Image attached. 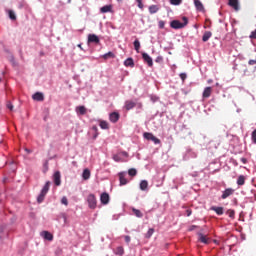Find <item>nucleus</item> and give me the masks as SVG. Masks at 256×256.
Here are the masks:
<instances>
[{
  "label": "nucleus",
  "mask_w": 256,
  "mask_h": 256,
  "mask_svg": "<svg viewBox=\"0 0 256 256\" xmlns=\"http://www.w3.org/2000/svg\"><path fill=\"white\" fill-rule=\"evenodd\" d=\"M199 152L190 146L185 147V151L182 153L183 161H189V159H197Z\"/></svg>",
  "instance_id": "f257e3e1"
},
{
  "label": "nucleus",
  "mask_w": 256,
  "mask_h": 256,
  "mask_svg": "<svg viewBox=\"0 0 256 256\" xmlns=\"http://www.w3.org/2000/svg\"><path fill=\"white\" fill-rule=\"evenodd\" d=\"M182 21H179V20H172L170 22V27L172 29H184V27H187V25H189V18H187V16H183L182 17Z\"/></svg>",
  "instance_id": "f03ea898"
},
{
  "label": "nucleus",
  "mask_w": 256,
  "mask_h": 256,
  "mask_svg": "<svg viewBox=\"0 0 256 256\" xmlns=\"http://www.w3.org/2000/svg\"><path fill=\"white\" fill-rule=\"evenodd\" d=\"M51 187V182L47 181L43 188L40 191V194L37 197V203L41 204L43 201H45V196L47 193H49V189Z\"/></svg>",
  "instance_id": "7ed1b4c3"
},
{
  "label": "nucleus",
  "mask_w": 256,
  "mask_h": 256,
  "mask_svg": "<svg viewBox=\"0 0 256 256\" xmlns=\"http://www.w3.org/2000/svg\"><path fill=\"white\" fill-rule=\"evenodd\" d=\"M143 137L147 141H152L154 145H161V140L157 138L155 135H153V133L151 132H144Z\"/></svg>",
  "instance_id": "20e7f679"
},
{
  "label": "nucleus",
  "mask_w": 256,
  "mask_h": 256,
  "mask_svg": "<svg viewBox=\"0 0 256 256\" xmlns=\"http://www.w3.org/2000/svg\"><path fill=\"white\" fill-rule=\"evenodd\" d=\"M87 203L89 209H97V197L95 194H89L87 197Z\"/></svg>",
  "instance_id": "39448f33"
},
{
  "label": "nucleus",
  "mask_w": 256,
  "mask_h": 256,
  "mask_svg": "<svg viewBox=\"0 0 256 256\" xmlns=\"http://www.w3.org/2000/svg\"><path fill=\"white\" fill-rule=\"evenodd\" d=\"M118 177H119V182H120V187H123L125 185H127L129 183V180L126 179L127 177V171H122L118 173Z\"/></svg>",
  "instance_id": "423d86ee"
},
{
  "label": "nucleus",
  "mask_w": 256,
  "mask_h": 256,
  "mask_svg": "<svg viewBox=\"0 0 256 256\" xmlns=\"http://www.w3.org/2000/svg\"><path fill=\"white\" fill-rule=\"evenodd\" d=\"M87 43L88 45L90 43H94V45H99V43H101V39H99V36H97L96 34H89Z\"/></svg>",
  "instance_id": "0eeeda50"
},
{
  "label": "nucleus",
  "mask_w": 256,
  "mask_h": 256,
  "mask_svg": "<svg viewBox=\"0 0 256 256\" xmlns=\"http://www.w3.org/2000/svg\"><path fill=\"white\" fill-rule=\"evenodd\" d=\"M109 201H111V197L109 196V193L103 192L100 195V203L102 205H109Z\"/></svg>",
  "instance_id": "6e6552de"
},
{
  "label": "nucleus",
  "mask_w": 256,
  "mask_h": 256,
  "mask_svg": "<svg viewBox=\"0 0 256 256\" xmlns=\"http://www.w3.org/2000/svg\"><path fill=\"white\" fill-rule=\"evenodd\" d=\"M142 59L144 63H147L148 67H153V58L149 56L146 52H142Z\"/></svg>",
  "instance_id": "1a4fd4ad"
},
{
  "label": "nucleus",
  "mask_w": 256,
  "mask_h": 256,
  "mask_svg": "<svg viewBox=\"0 0 256 256\" xmlns=\"http://www.w3.org/2000/svg\"><path fill=\"white\" fill-rule=\"evenodd\" d=\"M235 193V189L233 188H226L224 191H222L221 199H227L231 197Z\"/></svg>",
  "instance_id": "9d476101"
},
{
  "label": "nucleus",
  "mask_w": 256,
  "mask_h": 256,
  "mask_svg": "<svg viewBox=\"0 0 256 256\" xmlns=\"http://www.w3.org/2000/svg\"><path fill=\"white\" fill-rule=\"evenodd\" d=\"M53 182H54V185H56V187H59L61 185V172L60 171H56L53 174Z\"/></svg>",
  "instance_id": "9b49d317"
},
{
  "label": "nucleus",
  "mask_w": 256,
  "mask_h": 256,
  "mask_svg": "<svg viewBox=\"0 0 256 256\" xmlns=\"http://www.w3.org/2000/svg\"><path fill=\"white\" fill-rule=\"evenodd\" d=\"M40 236L42 237V239L44 241H53V235L51 234V232L44 230L40 233Z\"/></svg>",
  "instance_id": "f8f14e48"
},
{
  "label": "nucleus",
  "mask_w": 256,
  "mask_h": 256,
  "mask_svg": "<svg viewBox=\"0 0 256 256\" xmlns=\"http://www.w3.org/2000/svg\"><path fill=\"white\" fill-rule=\"evenodd\" d=\"M194 6L196 11H199V13L205 12V6H203V2H201V0H194Z\"/></svg>",
  "instance_id": "ddd939ff"
},
{
  "label": "nucleus",
  "mask_w": 256,
  "mask_h": 256,
  "mask_svg": "<svg viewBox=\"0 0 256 256\" xmlns=\"http://www.w3.org/2000/svg\"><path fill=\"white\" fill-rule=\"evenodd\" d=\"M75 111L78 116L87 115V108L84 105L77 106Z\"/></svg>",
  "instance_id": "4468645a"
},
{
  "label": "nucleus",
  "mask_w": 256,
  "mask_h": 256,
  "mask_svg": "<svg viewBox=\"0 0 256 256\" xmlns=\"http://www.w3.org/2000/svg\"><path fill=\"white\" fill-rule=\"evenodd\" d=\"M121 115L119 114V112H111L109 114V119L111 121V123H117V121H119Z\"/></svg>",
  "instance_id": "2eb2a0df"
},
{
  "label": "nucleus",
  "mask_w": 256,
  "mask_h": 256,
  "mask_svg": "<svg viewBox=\"0 0 256 256\" xmlns=\"http://www.w3.org/2000/svg\"><path fill=\"white\" fill-rule=\"evenodd\" d=\"M210 211H215L216 215H223V213H225V209L221 206H211L210 207Z\"/></svg>",
  "instance_id": "dca6fc26"
},
{
  "label": "nucleus",
  "mask_w": 256,
  "mask_h": 256,
  "mask_svg": "<svg viewBox=\"0 0 256 256\" xmlns=\"http://www.w3.org/2000/svg\"><path fill=\"white\" fill-rule=\"evenodd\" d=\"M126 111H131V109H135V107H137V103L131 101V100H127L125 101V105H124Z\"/></svg>",
  "instance_id": "f3484780"
},
{
  "label": "nucleus",
  "mask_w": 256,
  "mask_h": 256,
  "mask_svg": "<svg viewBox=\"0 0 256 256\" xmlns=\"http://www.w3.org/2000/svg\"><path fill=\"white\" fill-rule=\"evenodd\" d=\"M34 101H45V95L42 92H36L32 95Z\"/></svg>",
  "instance_id": "a211bd4d"
},
{
  "label": "nucleus",
  "mask_w": 256,
  "mask_h": 256,
  "mask_svg": "<svg viewBox=\"0 0 256 256\" xmlns=\"http://www.w3.org/2000/svg\"><path fill=\"white\" fill-rule=\"evenodd\" d=\"M198 241L204 245H209V238L201 232L198 233Z\"/></svg>",
  "instance_id": "6ab92c4d"
},
{
  "label": "nucleus",
  "mask_w": 256,
  "mask_h": 256,
  "mask_svg": "<svg viewBox=\"0 0 256 256\" xmlns=\"http://www.w3.org/2000/svg\"><path fill=\"white\" fill-rule=\"evenodd\" d=\"M229 7H232L234 11H239V0H228Z\"/></svg>",
  "instance_id": "aec40b11"
},
{
  "label": "nucleus",
  "mask_w": 256,
  "mask_h": 256,
  "mask_svg": "<svg viewBox=\"0 0 256 256\" xmlns=\"http://www.w3.org/2000/svg\"><path fill=\"white\" fill-rule=\"evenodd\" d=\"M100 13H113V5L108 4L100 8Z\"/></svg>",
  "instance_id": "412c9836"
},
{
  "label": "nucleus",
  "mask_w": 256,
  "mask_h": 256,
  "mask_svg": "<svg viewBox=\"0 0 256 256\" xmlns=\"http://www.w3.org/2000/svg\"><path fill=\"white\" fill-rule=\"evenodd\" d=\"M213 92V88L210 86L206 87L202 93L203 99H209L211 97V93Z\"/></svg>",
  "instance_id": "4be33fe9"
},
{
  "label": "nucleus",
  "mask_w": 256,
  "mask_h": 256,
  "mask_svg": "<svg viewBox=\"0 0 256 256\" xmlns=\"http://www.w3.org/2000/svg\"><path fill=\"white\" fill-rule=\"evenodd\" d=\"M9 63H11L12 67H19V62L15 60V56H13V54H10L8 57H7Z\"/></svg>",
  "instance_id": "5701e85b"
},
{
  "label": "nucleus",
  "mask_w": 256,
  "mask_h": 256,
  "mask_svg": "<svg viewBox=\"0 0 256 256\" xmlns=\"http://www.w3.org/2000/svg\"><path fill=\"white\" fill-rule=\"evenodd\" d=\"M124 66H125V67H135V60H133L132 57H128V58L124 61Z\"/></svg>",
  "instance_id": "b1692460"
},
{
  "label": "nucleus",
  "mask_w": 256,
  "mask_h": 256,
  "mask_svg": "<svg viewBox=\"0 0 256 256\" xmlns=\"http://www.w3.org/2000/svg\"><path fill=\"white\" fill-rule=\"evenodd\" d=\"M139 187L140 191H147L149 189V182L147 180H141Z\"/></svg>",
  "instance_id": "393cba45"
},
{
  "label": "nucleus",
  "mask_w": 256,
  "mask_h": 256,
  "mask_svg": "<svg viewBox=\"0 0 256 256\" xmlns=\"http://www.w3.org/2000/svg\"><path fill=\"white\" fill-rule=\"evenodd\" d=\"M212 36H213V33H211V31H205L202 36L203 43H207V41H209V39H211Z\"/></svg>",
  "instance_id": "a878e982"
},
{
  "label": "nucleus",
  "mask_w": 256,
  "mask_h": 256,
  "mask_svg": "<svg viewBox=\"0 0 256 256\" xmlns=\"http://www.w3.org/2000/svg\"><path fill=\"white\" fill-rule=\"evenodd\" d=\"M114 255H125V249L123 248V246H118L116 249L113 250Z\"/></svg>",
  "instance_id": "bb28decb"
},
{
  "label": "nucleus",
  "mask_w": 256,
  "mask_h": 256,
  "mask_svg": "<svg viewBox=\"0 0 256 256\" xmlns=\"http://www.w3.org/2000/svg\"><path fill=\"white\" fill-rule=\"evenodd\" d=\"M90 177H91V170H89L88 168L84 169L82 172V179L84 181H87Z\"/></svg>",
  "instance_id": "cd10ccee"
},
{
  "label": "nucleus",
  "mask_w": 256,
  "mask_h": 256,
  "mask_svg": "<svg viewBox=\"0 0 256 256\" xmlns=\"http://www.w3.org/2000/svg\"><path fill=\"white\" fill-rule=\"evenodd\" d=\"M148 11H149L150 15H155V13L159 12V6H157V5H150L148 7Z\"/></svg>",
  "instance_id": "c85d7f7f"
},
{
  "label": "nucleus",
  "mask_w": 256,
  "mask_h": 256,
  "mask_svg": "<svg viewBox=\"0 0 256 256\" xmlns=\"http://www.w3.org/2000/svg\"><path fill=\"white\" fill-rule=\"evenodd\" d=\"M236 183L239 187H243V185H245V176L244 175L238 176Z\"/></svg>",
  "instance_id": "c756f323"
},
{
  "label": "nucleus",
  "mask_w": 256,
  "mask_h": 256,
  "mask_svg": "<svg viewBox=\"0 0 256 256\" xmlns=\"http://www.w3.org/2000/svg\"><path fill=\"white\" fill-rule=\"evenodd\" d=\"M91 129L93 131L92 139L95 141V139H97V137H99V129L97 128L96 125L92 126Z\"/></svg>",
  "instance_id": "7c9ffc66"
},
{
  "label": "nucleus",
  "mask_w": 256,
  "mask_h": 256,
  "mask_svg": "<svg viewBox=\"0 0 256 256\" xmlns=\"http://www.w3.org/2000/svg\"><path fill=\"white\" fill-rule=\"evenodd\" d=\"M132 213L135 215V217H138V219L143 217V212L137 208H132Z\"/></svg>",
  "instance_id": "2f4dec72"
},
{
  "label": "nucleus",
  "mask_w": 256,
  "mask_h": 256,
  "mask_svg": "<svg viewBox=\"0 0 256 256\" xmlns=\"http://www.w3.org/2000/svg\"><path fill=\"white\" fill-rule=\"evenodd\" d=\"M8 17L11 19V21H17V14H15V11L13 10H8Z\"/></svg>",
  "instance_id": "473e14b6"
},
{
  "label": "nucleus",
  "mask_w": 256,
  "mask_h": 256,
  "mask_svg": "<svg viewBox=\"0 0 256 256\" xmlns=\"http://www.w3.org/2000/svg\"><path fill=\"white\" fill-rule=\"evenodd\" d=\"M133 45L136 53H139V49H141V42L139 39L134 40Z\"/></svg>",
  "instance_id": "72a5a7b5"
},
{
  "label": "nucleus",
  "mask_w": 256,
  "mask_h": 256,
  "mask_svg": "<svg viewBox=\"0 0 256 256\" xmlns=\"http://www.w3.org/2000/svg\"><path fill=\"white\" fill-rule=\"evenodd\" d=\"M102 57H103L105 60H107V59H114V58H115V53L109 51V52H107L106 54H104Z\"/></svg>",
  "instance_id": "f704fd0d"
},
{
  "label": "nucleus",
  "mask_w": 256,
  "mask_h": 256,
  "mask_svg": "<svg viewBox=\"0 0 256 256\" xmlns=\"http://www.w3.org/2000/svg\"><path fill=\"white\" fill-rule=\"evenodd\" d=\"M153 233H155V229L149 228L147 233L145 234V238L146 239H151V237H153Z\"/></svg>",
  "instance_id": "c9c22d12"
},
{
  "label": "nucleus",
  "mask_w": 256,
  "mask_h": 256,
  "mask_svg": "<svg viewBox=\"0 0 256 256\" xmlns=\"http://www.w3.org/2000/svg\"><path fill=\"white\" fill-rule=\"evenodd\" d=\"M127 175H129V177H135L137 176V169L135 168H130L127 172Z\"/></svg>",
  "instance_id": "e433bc0d"
},
{
  "label": "nucleus",
  "mask_w": 256,
  "mask_h": 256,
  "mask_svg": "<svg viewBox=\"0 0 256 256\" xmlns=\"http://www.w3.org/2000/svg\"><path fill=\"white\" fill-rule=\"evenodd\" d=\"M226 215H228V217H230V219H235V210L233 209H228L226 211Z\"/></svg>",
  "instance_id": "4c0bfd02"
},
{
  "label": "nucleus",
  "mask_w": 256,
  "mask_h": 256,
  "mask_svg": "<svg viewBox=\"0 0 256 256\" xmlns=\"http://www.w3.org/2000/svg\"><path fill=\"white\" fill-rule=\"evenodd\" d=\"M99 125L102 129H109V123L105 120L100 121Z\"/></svg>",
  "instance_id": "58836bf2"
},
{
  "label": "nucleus",
  "mask_w": 256,
  "mask_h": 256,
  "mask_svg": "<svg viewBox=\"0 0 256 256\" xmlns=\"http://www.w3.org/2000/svg\"><path fill=\"white\" fill-rule=\"evenodd\" d=\"M170 5L179 6L183 3V0H169Z\"/></svg>",
  "instance_id": "ea45409f"
},
{
  "label": "nucleus",
  "mask_w": 256,
  "mask_h": 256,
  "mask_svg": "<svg viewBox=\"0 0 256 256\" xmlns=\"http://www.w3.org/2000/svg\"><path fill=\"white\" fill-rule=\"evenodd\" d=\"M179 77H180L182 83H185V80L187 79V73L182 72L179 74Z\"/></svg>",
  "instance_id": "a19ab883"
},
{
  "label": "nucleus",
  "mask_w": 256,
  "mask_h": 256,
  "mask_svg": "<svg viewBox=\"0 0 256 256\" xmlns=\"http://www.w3.org/2000/svg\"><path fill=\"white\" fill-rule=\"evenodd\" d=\"M61 204L67 207V205H69V200L65 196H63L61 199Z\"/></svg>",
  "instance_id": "79ce46f5"
},
{
  "label": "nucleus",
  "mask_w": 256,
  "mask_h": 256,
  "mask_svg": "<svg viewBox=\"0 0 256 256\" xmlns=\"http://www.w3.org/2000/svg\"><path fill=\"white\" fill-rule=\"evenodd\" d=\"M166 139L168 145H173V143H175V141L173 140V136H168Z\"/></svg>",
  "instance_id": "37998d69"
},
{
  "label": "nucleus",
  "mask_w": 256,
  "mask_h": 256,
  "mask_svg": "<svg viewBox=\"0 0 256 256\" xmlns=\"http://www.w3.org/2000/svg\"><path fill=\"white\" fill-rule=\"evenodd\" d=\"M150 100L152 101V103H157V101H159V98H158L157 95H152V96L150 97Z\"/></svg>",
  "instance_id": "c03bdc74"
},
{
  "label": "nucleus",
  "mask_w": 256,
  "mask_h": 256,
  "mask_svg": "<svg viewBox=\"0 0 256 256\" xmlns=\"http://www.w3.org/2000/svg\"><path fill=\"white\" fill-rule=\"evenodd\" d=\"M158 26H159V29H165V21L160 20V21L158 22Z\"/></svg>",
  "instance_id": "a18cd8bd"
},
{
  "label": "nucleus",
  "mask_w": 256,
  "mask_h": 256,
  "mask_svg": "<svg viewBox=\"0 0 256 256\" xmlns=\"http://www.w3.org/2000/svg\"><path fill=\"white\" fill-rule=\"evenodd\" d=\"M124 241L125 243H127V245H129L131 243V236L129 235L124 236Z\"/></svg>",
  "instance_id": "49530a36"
},
{
  "label": "nucleus",
  "mask_w": 256,
  "mask_h": 256,
  "mask_svg": "<svg viewBox=\"0 0 256 256\" xmlns=\"http://www.w3.org/2000/svg\"><path fill=\"white\" fill-rule=\"evenodd\" d=\"M136 1V3H138V8L139 9H143V0H135Z\"/></svg>",
  "instance_id": "de8ad7c7"
},
{
  "label": "nucleus",
  "mask_w": 256,
  "mask_h": 256,
  "mask_svg": "<svg viewBox=\"0 0 256 256\" xmlns=\"http://www.w3.org/2000/svg\"><path fill=\"white\" fill-rule=\"evenodd\" d=\"M113 159L116 161V163H119V161H121V156H119V154H115Z\"/></svg>",
  "instance_id": "09e8293b"
},
{
  "label": "nucleus",
  "mask_w": 256,
  "mask_h": 256,
  "mask_svg": "<svg viewBox=\"0 0 256 256\" xmlns=\"http://www.w3.org/2000/svg\"><path fill=\"white\" fill-rule=\"evenodd\" d=\"M253 143H256V129L252 132Z\"/></svg>",
  "instance_id": "8fccbe9b"
},
{
  "label": "nucleus",
  "mask_w": 256,
  "mask_h": 256,
  "mask_svg": "<svg viewBox=\"0 0 256 256\" xmlns=\"http://www.w3.org/2000/svg\"><path fill=\"white\" fill-rule=\"evenodd\" d=\"M250 39H256V29L251 32Z\"/></svg>",
  "instance_id": "3c124183"
},
{
  "label": "nucleus",
  "mask_w": 256,
  "mask_h": 256,
  "mask_svg": "<svg viewBox=\"0 0 256 256\" xmlns=\"http://www.w3.org/2000/svg\"><path fill=\"white\" fill-rule=\"evenodd\" d=\"M191 215H193V211L191 209H187L186 210V216L191 217Z\"/></svg>",
  "instance_id": "603ef678"
},
{
  "label": "nucleus",
  "mask_w": 256,
  "mask_h": 256,
  "mask_svg": "<svg viewBox=\"0 0 256 256\" xmlns=\"http://www.w3.org/2000/svg\"><path fill=\"white\" fill-rule=\"evenodd\" d=\"M197 225H191L188 229V231H195V229H197Z\"/></svg>",
  "instance_id": "864d4df0"
},
{
  "label": "nucleus",
  "mask_w": 256,
  "mask_h": 256,
  "mask_svg": "<svg viewBox=\"0 0 256 256\" xmlns=\"http://www.w3.org/2000/svg\"><path fill=\"white\" fill-rule=\"evenodd\" d=\"M161 61H163V57H162V56H158V57L155 59V62H156V63H161Z\"/></svg>",
  "instance_id": "5fc2aeb1"
},
{
  "label": "nucleus",
  "mask_w": 256,
  "mask_h": 256,
  "mask_svg": "<svg viewBox=\"0 0 256 256\" xmlns=\"http://www.w3.org/2000/svg\"><path fill=\"white\" fill-rule=\"evenodd\" d=\"M7 108H8L10 111H13V104L8 103V104H7Z\"/></svg>",
  "instance_id": "6e6d98bb"
},
{
  "label": "nucleus",
  "mask_w": 256,
  "mask_h": 256,
  "mask_svg": "<svg viewBox=\"0 0 256 256\" xmlns=\"http://www.w3.org/2000/svg\"><path fill=\"white\" fill-rule=\"evenodd\" d=\"M240 161L243 163V165H247V158H241Z\"/></svg>",
  "instance_id": "4d7b16f0"
},
{
  "label": "nucleus",
  "mask_w": 256,
  "mask_h": 256,
  "mask_svg": "<svg viewBox=\"0 0 256 256\" xmlns=\"http://www.w3.org/2000/svg\"><path fill=\"white\" fill-rule=\"evenodd\" d=\"M248 65H256V60H249Z\"/></svg>",
  "instance_id": "13d9d810"
},
{
  "label": "nucleus",
  "mask_w": 256,
  "mask_h": 256,
  "mask_svg": "<svg viewBox=\"0 0 256 256\" xmlns=\"http://www.w3.org/2000/svg\"><path fill=\"white\" fill-rule=\"evenodd\" d=\"M112 219L113 221H117V219H119V215H113Z\"/></svg>",
  "instance_id": "bf43d9fd"
},
{
  "label": "nucleus",
  "mask_w": 256,
  "mask_h": 256,
  "mask_svg": "<svg viewBox=\"0 0 256 256\" xmlns=\"http://www.w3.org/2000/svg\"><path fill=\"white\" fill-rule=\"evenodd\" d=\"M137 105V108L138 109H142L143 108V104H141V103H138V104H136Z\"/></svg>",
  "instance_id": "052dcab7"
},
{
  "label": "nucleus",
  "mask_w": 256,
  "mask_h": 256,
  "mask_svg": "<svg viewBox=\"0 0 256 256\" xmlns=\"http://www.w3.org/2000/svg\"><path fill=\"white\" fill-rule=\"evenodd\" d=\"M123 157H127V152H122Z\"/></svg>",
  "instance_id": "680f3d73"
},
{
  "label": "nucleus",
  "mask_w": 256,
  "mask_h": 256,
  "mask_svg": "<svg viewBox=\"0 0 256 256\" xmlns=\"http://www.w3.org/2000/svg\"><path fill=\"white\" fill-rule=\"evenodd\" d=\"M77 47H79V49H81V51H83V47L81 46V44H78Z\"/></svg>",
  "instance_id": "e2e57ef3"
},
{
  "label": "nucleus",
  "mask_w": 256,
  "mask_h": 256,
  "mask_svg": "<svg viewBox=\"0 0 256 256\" xmlns=\"http://www.w3.org/2000/svg\"><path fill=\"white\" fill-rule=\"evenodd\" d=\"M25 151H26V153H31V150H29V149H25Z\"/></svg>",
  "instance_id": "0e129e2a"
},
{
  "label": "nucleus",
  "mask_w": 256,
  "mask_h": 256,
  "mask_svg": "<svg viewBox=\"0 0 256 256\" xmlns=\"http://www.w3.org/2000/svg\"><path fill=\"white\" fill-rule=\"evenodd\" d=\"M188 135H191V130H186Z\"/></svg>",
  "instance_id": "69168bd1"
},
{
  "label": "nucleus",
  "mask_w": 256,
  "mask_h": 256,
  "mask_svg": "<svg viewBox=\"0 0 256 256\" xmlns=\"http://www.w3.org/2000/svg\"><path fill=\"white\" fill-rule=\"evenodd\" d=\"M200 137H202V139H206V137H205V136H203V135H201Z\"/></svg>",
  "instance_id": "338daca9"
},
{
  "label": "nucleus",
  "mask_w": 256,
  "mask_h": 256,
  "mask_svg": "<svg viewBox=\"0 0 256 256\" xmlns=\"http://www.w3.org/2000/svg\"><path fill=\"white\" fill-rule=\"evenodd\" d=\"M208 83H213V80H208Z\"/></svg>",
  "instance_id": "774afa93"
}]
</instances>
